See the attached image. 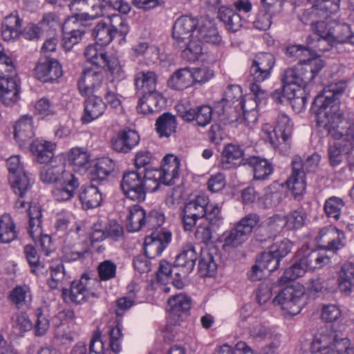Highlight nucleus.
I'll return each instance as SVG.
<instances>
[{"instance_id": "2f4dec72", "label": "nucleus", "mask_w": 354, "mask_h": 354, "mask_svg": "<svg viewBox=\"0 0 354 354\" xmlns=\"http://www.w3.org/2000/svg\"><path fill=\"white\" fill-rule=\"evenodd\" d=\"M106 109V104L100 97L92 96L85 100L84 114L82 120L84 123H88L103 115Z\"/></svg>"}, {"instance_id": "5fc2aeb1", "label": "nucleus", "mask_w": 354, "mask_h": 354, "mask_svg": "<svg viewBox=\"0 0 354 354\" xmlns=\"http://www.w3.org/2000/svg\"><path fill=\"white\" fill-rule=\"evenodd\" d=\"M307 271V269L304 266V263L299 259L285 270L279 281L281 283L285 284L290 281H294L302 277Z\"/></svg>"}, {"instance_id": "20e7f679", "label": "nucleus", "mask_w": 354, "mask_h": 354, "mask_svg": "<svg viewBox=\"0 0 354 354\" xmlns=\"http://www.w3.org/2000/svg\"><path fill=\"white\" fill-rule=\"evenodd\" d=\"M198 21L189 16H183L176 21L173 26L174 45L182 50L183 57L189 62L198 59L203 54L200 41L193 37Z\"/></svg>"}, {"instance_id": "393cba45", "label": "nucleus", "mask_w": 354, "mask_h": 354, "mask_svg": "<svg viewBox=\"0 0 354 354\" xmlns=\"http://www.w3.org/2000/svg\"><path fill=\"white\" fill-rule=\"evenodd\" d=\"M191 304V299L187 295L179 294L174 296L167 302L169 317L174 323H177L183 315L189 311Z\"/></svg>"}, {"instance_id": "5701e85b", "label": "nucleus", "mask_w": 354, "mask_h": 354, "mask_svg": "<svg viewBox=\"0 0 354 354\" xmlns=\"http://www.w3.org/2000/svg\"><path fill=\"white\" fill-rule=\"evenodd\" d=\"M20 88L16 76L0 77V100L5 105L15 104L19 99Z\"/></svg>"}, {"instance_id": "13d9d810", "label": "nucleus", "mask_w": 354, "mask_h": 354, "mask_svg": "<svg viewBox=\"0 0 354 354\" xmlns=\"http://www.w3.org/2000/svg\"><path fill=\"white\" fill-rule=\"evenodd\" d=\"M283 216L286 218V223H287L286 229L288 230H295L301 228L304 225L306 218L304 211L299 209L292 211Z\"/></svg>"}, {"instance_id": "a878e982", "label": "nucleus", "mask_w": 354, "mask_h": 354, "mask_svg": "<svg viewBox=\"0 0 354 354\" xmlns=\"http://www.w3.org/2000/svg\"><path fill=\"white\" fill-rule=\"evenodd\" d=\"M140 140L138 133L133 130L120 131L111 141L113 149L118 152L128 153Z\"/></svg>"}, {"instance_id": "ddd939ff", "label": "nucleus", "mask_w": 354, "mask_h": 354, "mask_svg": "<svg viewBox=\"0 0 354 354\" xmlns=\"http://www.w3.org/2000/svg\"><path fill=\"white\" fill-rule=\"evenodd\" d=\"M179 167L180 161L176 156L172 154L165 156L160 169L147 171V178L151 179L156 184V186L151 188V191H156L160 184L172 185L178 176Z\"/></svg>"}, {"instance_id": "0e129e2a", "label": "nucleus", "mask_w": 354, "mask_h": 354, "mask_svg": "<svg viewBox=\"0 0 354 354\" xmlns=\"http://www.w3.org/2000/svg\"><path fill=\"white\" fill-rule=\"evenodd\" d=\"M193 84H203L214 77V71L207 67L191 68Z\"/></svg>"}, {"instance_id": "7ed1b4c3", "label": "nucleus", "mask_w": 354, "mask_h": 354, "mask_svg": "<svg viewBox=\"0 0 354 354\" xmlns=\"http://www.w3.org/2000/svg\"><path fill=\"white\" fill-rule=\"evenodd\" d=\"M339 8V1H316L311 8L305 10L300 20L310 26V30L318 36V43L329 42L330 30L334 20L330 19Z\"/></svg>"}, {"instance_id": "ea45409f", "label": "nucleus", "mask_w": 354, "mask_h": 354, "mask_svg": "<svg viewBox=\"0 0 354 354\" xmlns=\"http://www.w3.org/2000/svg\"><path fill=\"white\" fill-rule=\"evenodd\" d=\"M115 163L109 158L100 159L90 171V179L92 181L102 182L106 179L114 170Z\"/></svg>"}, {"instance_id": "69168bd1", "label": "nucleus", "mask_w": 354, "mask_h": 354, "mask_svg": "<svg viewBox=\"0 0 354 354\" xmlns=\"http://www.w3.org/2000/svg\"><path fill=\"white\" fill-rule=\"evenodd\" d=\"M24 254L26 258L32 268L31 271L35 274L40 271L43 266L39 261V257L35 248L30 245H27L24 247Z\"/></svg>"}, {"instance_id": "72a5a7b5", "label": "nucleus", "mask_w": 354, "mask_h": 354, "mask_svg": "<svg viewBox=\"0 0 354 354\" xmlns=\"http://www.w3.org/2000/svg\"><path fill=\"white\" fill-rule=\"evenodd\" d=\"M21 20L17 14L12 13L4 18L1 25V35L5 41L17 39L21 33Z\"/></svg>"}, {"instance_id": "603ef678", "label": "nucleus", "mask_w": 354, "mask_h": 354, "mask_svg": "<svg viewBox=\"0 0 354 354\" xmlns=\"http://www.w3.org/2000/svg\"><path fill=\"white\" fill-rule=\"evenodd\" d=\"M35 331L36 335H44L49 328L50 315L46 306L37 308L35 310Z\"/></svg>"}, {"instance_id": "1a4fd4ad", "label": "nucleus", "mask_w": 354, "mask_h": 354, "mask_svg": "<svg viewBox=\"0 0 354 354\" xmlns=\"http://www.w3.org/2000/svg\"><path fill=\"white\" fill-rule=\"evenodd\" d=\"M293 130V124L290 118L285 113L278 115L276 124L272 132L268 125L263 127V131L274 147L282 152H287L290 147V138Z\"/></svg>"}, {"instance_id": "bb28decb", "label": "nucleus", "mask_w": 354, "mask_h": 354, "mask_svg": "<svg viewBox=\"0 0 354 354\" xmlns=\"http://www.w3.org/2000/svg\"><path fill=\"white\" fill-rule=\"evenodd\" d=\"M243 156V149L239 145L228 144L223 149L221 165L223 169L236 167L241 164Z\"/></svg>"}, {"instance_id": "bf43d9fd", "label": "nucleus", "mask_w": 354, "mask_h": 354, "mask_svg": "<svg viewBox=\"0 0 354 354\" xmlns=\"http://www.w3.org/2000/svg\"><path fill=\"white\" fill-rule=\"evenodd\" d=\"M286 218L283 216L275 214L270 217L266 222V229L269 232V237L275 236L286 228Z\"/></svg>"}, {"instance_id": "c9c22d12", "label": "nucleus", "mask_w": 354, "mask_h": 354, "mask_svg": "<svg viewBox=\"0 0 354 354\" xmlns=\"http://www.w3.org/2000/svg\"><path fill=\"white\" fill-rule=\"evenodd\" d=\"M9 299L17 308H28L32 300L30 287L26 285L16 286L10 292Z\"/></svg>"}, {"instance_id": "8fccbe9b", "label": "nucleus", "mask_w": 354, "mask_h": 354, "mask_svg": "<svg viewBox=\"0 0 354 354\" xmlns=\"http://www.w3.org/2000/svg\"><path fill=\"white\" fill-rule=\"evenodd\" d=\"M88 153L82 148L75 147L71 149L67 154V160L75 170H80L86 167L89 162Z\"/></svg>"}, {"instance_id": "864d4df0", "label": "nucleus", "mask_w": 354, "mask_h": 354, "mask_svg": "<svg viewBox=\"0 0 354 354\" xmlns=\"http://www.w3.org/2000/svg\"><path fill=\"white\" fill-rule=\"evenodd\" d=\"M97 44H90L84 53L87 60L93 64V66H101L104 62V56L106 53Z\"/></svg>"}, {"instance_id": "338daca9", "label": "nucleus", "mask_w": 354, "mask_h": 354, "mask_svg": "<svg viewBox=\"0 0 354 354\" xmlns=\"http://www.w3.org/2000/svg\"><path fill=\"white\" fill-rule=\"evenodd\" d=\"M16 75V68L12 59L0 50V77Z\"/></svg>"}, {"instance_id": "58836bf2", "label": "nucleus", "mask_w": 354, "mask_h": 354, "mask_svg": "<svg viewBox=\"0 0 354 354\" xmlns=\"http://www.w3.org/2000/svg\"><path fill=\"white\" fill-rule=\"evenodd\" d=\"M9 181L14 192L19 196H25L33 183L31 175L26 171L9 176Z\"/></svg>"}, {"instance_id": "e433bc0d", "label": "nucleus", "mask_w": 354, "mask_h": 354, "mask_svg": "<svg viewBox=\"0 0 354 354\" xmlns=\"http://www.w3.org/2000/svg\"><path fill=\"white\" fill-rule=\"evenodd\" d=\"M274 3L261 2L260 11L254 21V26L257 29L266 30L270 27L272 16L279 11V8L274 9Z\"/></svg>"}, {"instance_id": "052dcab7", "label": "nucleus", "mask_w": 354, "mask_h": 354, "mask_svg": "<svg viewBox=\"0 0 354 354\" xmlns=\"http://www.w3.org/2000/svg\"><path fill=\"white\" fill-rule=\"evenodd\" d=\"M110 342L109 346L112 352L118 353L121 351V342L122 338V328L120 323L117 321L114 327L109 330Z\"/></svg>"}, {"instance_id": "c03bdc74", "label": "nucleus", "mask_w": 354, "mask_h": 354, "mask_svg": "<svg viewBox=\"0 0 354 354\" xmlns=\"http://www.w3.org/2000/svg\"><path fill=\"white\" fill-rule=\"evenodd\" d=\"M92 35L98 45L106 46L114 37V27L105 22H99L93 28Z\"/></svg>"}, {"instance_id": "4c0bfd02", "label": "nucleus", "mask_w": 354, "mask_h": 354, "mask_svg": "<svg viewBox=\"0 0 354 354\" xmlns=\"http://www.w3.org/2000/svg\"><path fill=\"white\" fill-rule=\"evenodd\" d=\"M177 124L175 115L170 113H164L156 120V130L160 137L168 138L176 132Z\"/></svg>"}, {"instance_id": "09e8293b", "label": "nucleus", "mask_w": 354, "mask_h": 354, "mask_svg": "<svg viewBox=\"0 0 354 354\" xmlns=\"http://www.w3.org/2000/svg\"><path fill=\"white\" fill-rule=\"evenodd\" d=\"M248 164L252 167L254 177L257 180H264L272 171L271 164L266 159L259 157H252Z\"/></svg>"}, {"instance_id": "49530a36", "label": "nucleus", "mask_w": 354, "mask_h": 354, "mask_svg": "<svg viewBox=\"0 0 354 354\" xmlns=\"http://www.w3.org/2000/svg\"><path fill=\"white\" fill-rule=\"evenodd\" d=\"M17 238L16 227L11 216L3 214L0 217V241L9 243Z\"/></svg>"}, {"instance_id": "a18cd8bd", "label": "nucleus", "mask_w": 354, "mask_h": 354, "mask_svg": "<svg viewBox=\"0 0 354 354\" xmlns=\"http://www.w3.org/2000/svg\"><path fill=\"white\" fill-rule=\"evenodd\" d=\"M217 270V264L212 253L207 248L201 249L198 262V271L202 276L212 277Z\"/></svg>"}, {"instance_id": "6e6552de", "label": "nucleus", "mask_w": 354, "mask_h": 354, "mask_svg": "<svg viewBox=\"0 0 354 354\" xmlns=\"http://www.w3.org/2000/svg\"><path fill=\"white\" fill-rule=\"evenodd\" d=\"M259 223L260 216L257 214L252 213L243 217L233 228L222 234L223 248H236L242 245Z\"/></svg>"}, {"instance_id": "c85d7f7f", "label": "nucleus", "mask_w": 354, "mask_h": 354, "mask_svg": "<svg viewBox=\"0 0 354 354\" xmlns=\"http://www.w3.org/2000/svg\"><path fill=\"white\" fill-rule=\"evenodd\" d=\"M158 76L153 71H140L134 76L137 94L156 91Z\"/></svg>"}, {"instance_id": "e2e57ef3", "label": "nucleus", "mask_w": 354, "mask_h": 354, "mask_svg": "<svg viewBox=\"0 0 354 354\" xmlns=\"http://www.w3.org/2000/svg\"><path fill=\"white\" fill-rule=\"evenodd\" d=\"M117 266L110 260L101 262L97 266L99 277L102 281H108L115 277Z\"/></svg>"}, {"instance_id": "f03ea898", "label": "nucleus", "mask_w": 354, "mask_h": 354, "mask_svg": "<svg viewBox=\"0 0 354 354\" xmlns=\"http://www.w3.org/2000/svg\"><path fill=\"white\" fill-rule=\"evenodd\" d=\"M40 180L46 184L55 183L52 190L54 199L58 202L71 200L80 186L79 178L71 171H67L65 165L56 158L41 167Z\"/></svg>"}, {"instance_id": "39448f33", "label": "nucleus", "mask_w": 354, "mask_h": 354, "mask_svg": "<svg viewBox=\"0 0 354 354\" xmlns=\"http://www.w3.org/2000/svg\"><path fill=\"white\" fill-rule=\"evenodd\" d=\"M313 353L321 354H354V348L350 340L331 326L320 327L315 334L310 345Z\"/></svg>"}, {"instance_id": "2eb2a0df", "label": "nucleus", "mask_w": 354, "mask_h": 354, "mask_svg": "<svg viewBox=\"0 0 354 354\" xmlns=\"http://www.w3.org/2000/svg\"><path fill=\"white\" fill-rule=\"evenodd\" d=\"M208 203V197L202 194L185 204L180 215L183 227L185 231H191L197 221L204 218Z\"/></svg>"}, {"instance_id": "a19ab883", "label": "nucleus", "mask_w": 354, "mask_h": 354, "mask_svg": "<svg viewBox=\"0 0 354 354\" xmlns=\"http://www.w3.org/2000/svg\"><path fill=\"white\" fill-rule=\"evenodd\" d=\"M218 16L230 31L236 32L243 26L241 16L236 13L232 8L221 6Z\"/></svg>"}, {"instance_id": "0eeeda50", "label": "nucleus", "mask_w": 354, "mask_h": 354, "mask_svg": "<svg viewBox=\"0 0 354 354\" xmlns=\"http://www.w3.org/2000/svg\"><path fill=\"white\" fill-rule=\"evenodd\" d=\"M321 156L314 153L304 161L299 156H295L292 160V174L287 180L288 187L295 196L301 194L306 189L304 179L306 172H314L318 168Z\"/></svg>"}, {"instance_id": "dca6fc26", "label": "nucleus", "mask_w": 354, "mask_h": 354, "mask_svg": "<svg viewBox=\"0 0 354 354\" xmlns=\"http://www.w3.org/2000/svg\"><path fill=\"white\" fill-rule=\"evenodd\" d=\"M344 232L333 225H328L320 229L315 241L319 247L324 250L337 252L346 245Z\"/></svg>"}, {"instance_id": "cd10ccee", "label": "nucleus", "mask_w": 354, "mask_h": 354, "mask_svg": "<svg viewBox=\"0 0 354 354\" xmlns=\"http://www.w3.org/2000/svg\"><path fill=\"white\" fill-rule=\"evenodd\" d=\"M55 148V143L41 139H37L30 145V151L39 164H45L54 160L53 158Z\"/></svg>"}, {"instance_id": "4d7b16f0", "label": "nucleus", "mask_w": 354, "mask_h": 354, "mask_svg": "<svg viewBox=\"0 0 354 354\" xmlns=\"http://www.w3.org/2000/svg\"><path fill=\"white\" fill-rule=\"evenodd\" d=\"M204 218L212 229L218 228L223 223L221 208L218 205L210 204L207 205Z\"/></svg>"}, {"instance_id": "a211bd4d", "label": "nucleus", "mask_w": 354, "mask_h": 354, "mask_svg": "<svg viewBox=\"0 0 354 354\" xmlns=\"http://www.w3.org/2000/svg\"><path fill=\"white\" fill-rule=\"evenodd\" d=\"M171 239V233L168 230L163 228L153 230L149 236L145 238V254L149 259L159 256L167 247Z\"/></svg>"}, {"instance_id": "4468645a", "label": "nucleus", "mask_w": 354, "mask_h": 354, "mask_svg": "<svg viewBox=\"0 0 354 354\" xmlns=\"http://www.w3.org/2000/svg\"><path fill=\"white\" fill-rule=\"evenodd\" d=\"M29 211L28 233L33 240L39 239L42 251L48 256L54 250V245L51 237L48 234H43L41 209L34 205L30 207Z\"/></svg>"}, {"instance_id": "9b49d317", "label": "nucleus", "mask_w": 354, "mask_h": 354, "mask_svg": "<svg viewBox=\"0 0 354 354\" xmlns=\"http://www.w3.org/2000/svg\"><path fill=\"white\" fill-rule=\"evenodd\" d=\"M92 15L86 12L77 13L75 15V19H68L64 23L62 44L66 50H71L82 40L86 27L91 25L88 21L95 19L91 17Z\"/></svg>"}, {"instance_id": "79ce46f5", "label": "nucleus", "mask_w": 354, "mask_h": 354, "mask_svg": "<svg viewBox=\"0 0 354 354\" xmlns=\"http://www.w3.org/2000/svg\"><path fill=\"white\" fill-rule=\"evenodd\" d=\"M330 33L332 35L329 42H348L354 44V35L351 33V28L346 24H340L334 20Z\"/></svg>"}, {"instance_id": "3c124183", "label": "nucleus", "mask_w": 354, "mask_h": 354, "mask_svg": "<svg viewBox=\"0 0 354 354\" xmlns=\"http://www.w3.org/2000/svg\"><path fill=\"white\" fill-rule=\"evenodd\" d=\"M344 206L345 203L342 198L333 196L325 201L324 211L328 218L338 221Z\"/></svg>"}, {"instance_id": "7c9ffc66", "label": "nucleus", "mask_w": 354, "mask_h": 354, "mask_svg": "<svg viewBox=\"0 0 354 354\" xmlns=\"http://www.w3.org/2000/svg\"><path fill=\"white\" fill-rule=\"evenodd\" d=\"M197 259V253L195 246L192 243L185 244L181 252L176 257L175 266L183 268V274L185 277L190 272L194 267Z\"/></svg>"}, {"instance_id": "f257e3e1", "label": "nucleus", "mask_w": 354, "mask_h": 354, "mask_svg": "<svg viewBox=\"0 0 354 354\" xmlns=\"http://www.w3.org/2000/svg\"><path fill=\"white\" fill-rule=\"evenodd\" d=\"M342 91H324L314 99L313 109L318 126L324 127L335 140H339L328 148L330 163L339 165L344 155L354 149V119L340 109L337 96Z\"/></svg>"}, {"instance_id": "774afa93", "label": "nucleus", "mask_w": 354, "mask_h": 354, "mask_svg": "<svg viewBox=\"0 0 354 354\" xmlns=\"http://www.w3.org/2000/svg\"><path fill=\"white\" fill-rule=\"evenodd\" d=\"M258 262L264 270L272 272L278 268L280 259L268 251L262 253Z\"/></svg>"}, {"instance_id": "b1692460", "label": "nucleus", "mask_w": 354, "mask_h": 354, "mask_svg": "<svg viewBox=\"0 0 354 354\" xmlns=\"http://www.w3.org/2000/svg\"><path fill=\"white\" fill-rule=\"evenodd\" d=\"M35 136L33 119L30 115L21 116L14 125V138L21 147Z\"/></svg>"}, {"instance_id": "f3484780", "label": "nucleus", "mask_w": 354, "mask_h": 354, "mask_svg": "<svg viewBox=\"0 0 354 354\" xmlns=\"http://www.w3.org/2000/svg\"><path fill=\"white\" fill-rule=\"evenodd\" d=\"M89 284L90 279L83 274L80 279L71 283L70 290L62 288L64 299L66 302L80 304L88 301L91 297H97V294L90 290Z\"/></svg>"}, {"instance_id": "9d476101", "label": "nucleus", "mask_w": 354, "mask_h": 354, "mask_svg": "<svg viewBox=\"0 0 354 354\" xmlns=\"http://www.w3.org/2000/svg\"><path fill=\"white\" fill-rule=\"evenodd\" d=\"M304 293V288L300 284L287 286L274 298L272 302L279 306L285 313L295 315L300 313L306 304Z\"/></svg>"}, {"instance_id": "de8ad7c7", "label": "nucleus", "mask_w": 354, "mask_h": 354, "mask_svg": "<svg viewBox=\"0 0 354 354\" xmlns=\"http://www.w3.org/2000/svg\"><path fill=\"white\" fill-rule=\"evenodd\" d=\"M50 279L48 281L49 287L52 289L62 288L64 283L71 279L62 263H53L50 267Z\"/></svg>"}, {"instance_id": "423d86ee", "label": "nucleus", "mask_w": 354, "mask_h": 354, "mask_svg": "<svg viewBox=\"0 0 354 354\" xmlns=\"http://www.w3.org/2000/svg\"><path fill=\"white\" fill-rule=\"evenodd\" d=\"M324 66V61L317 56L299 61L295 66L284 70L281 75L282 84L290 88L297 86L304 89Z\"/></svg>"}, {"instance_id": "4be33fe9", "label": "nucleus", "mask_w": 354, "mask_h": 354, "mask_svg": "<svg viewBox=\"0 0 354 354\" xmlns=\"http://www.w3.org/2000/svg\"><path fill=\"white\" fill-rule=\"evenodd\" d=\"M37 79L44 82H52L57 80L62 75L59 63L53 59L46 57L40 61L35 68Z\"/></svg>"}, {"instance_id": "aec40b11", "label": "nucleus", "mask_w": 354, "mask_h": 354, "mask_svg": "<svg viewBox=\"0 0 354 354\" xmlns=\"http://www.w3.org/2000/svg\"><path fill=\"white\" fill-rule=\"evenodd\" d=\"M103 80L100 66L86 67L78 82L80 92L84 95L93 93L102 86Z\"/></svg>"}, {"instance_id": "f8f14e48", "label": "nucleus", "mask_w": 354, "mask_h": 354, "mask_svg": "<svg viewBox=\"0 0 354 354\" xmlns=\"http://www.w3.org/2000/svg\"><path fill=\"white\" fill-rule=\"evenodd\" d=\"M147 176V172L144 175L136 171L125 172L120 184L124 194L132 201H144L147 190H151L147 183L152 180Z\"/></svg>"}, {"instance_id": "c756f323", "label": "nucleus", "mask_w": 354, "mask_h": 354, "mask_svg": "<svg viewBox=\"0 0 354 354\" xmlns=\"http://www.w3.org/2000/svg\"><path fill=\"white\" fill-rule=\"evenodd\" d=\"M79 199L84 209H93L100 205L102 201V194L95 185H84L79 192Z\"/></svg>"}, {"instance_id": "6e6d98bb", "label": "nucleus", "mask_w": 354, "mask_h": 354, "mask_svg": "<svg viewBox=\"0 0 354 354\" xmlns=\"http://www.w3.org/2000/svg\"><path fill=\"white\" fill-rule=\"evenodd\" d=\"M105 66L107 67L108 71L114 79L120 80L124 78V71L116 57L113 55L108 56L106 53L104 56V62H103V64L100 68Z\"/></svg>"}, {"instance_id": "473e14b6", "label": "nucleus", "mask_w": 354, "mask_h": 354, "mask_svg": "<svg viewBox=\"0 0 354 354\" xmlns=\"http://www.w3.org/2000/svg\"><path fill=\"white\" fill-rule=\"evenodd\" d=\"M192 78L191 68H181L171 74L168 80V85L174 90L182 91L194 85Z\"/></svg>"}, {"instance_id": "680f3d73", "label": "nucleus", "mask_w": 354, "mask_h": 354, "mask_svg": "<svg viewBox=\"0 0 354 354\" xmlns=\"http://www.w3.org/2000/svg\"><path fill=\"white\" fill-rule=\"evenodd\" d=\"M292 248V243L288 239H283L274 243L269 248V251L281 260L290 252Z\"/></svg>"}, {"instance_id": "f704fd0d", "label": "nucleus", "mask_w": 354, "mask_h": 354, "mask_svg": "<svg viewBox=\"0 0 354 354\" xmlns=\"http://www.w3.org/2000/svg\"><path fill=\"white\" fill-rule=\"evenodd\" d=\"M93 13L91 17L97 18L104 15H109V12L115 10L118 12L126 15L130 10L131 6L127 1H100L92 6Z\"/></svg>"}, {"instance_id": "412c9836", "label": "nucleus", "mask_w": 354, "mask_h": 354, "mask_svg": "<svg viewBox=\"0 0 354 354\" xmlns=\"http://www.w3.org/2000/svg\"><path fill=\"white\" fill-rule=\"evenodd\" d=\"M193 37L195 40L219 45L222 39L219 35L217 28L212 20L207 18H201L198 22V27L194 32ZM202 45V44H201Z\"/></svg>"}, {"instance_id": "6ab92c4d", "label": "nucleus", "mask_w": 354, "mask_h": 354, "mask_svg": "<svg viewBox=\"0 0 354 354\" xmlns=\"http://www.w3.org/2000/svg\"><path fill=\"white\" fill-rule=\"evenodd\" d=\"M178 115L186 122H196L199 127L209 124L212 119V109L209 106L203 105L196 108H188L184 104L176 106Z\"/></svg>"}, {"instance_id": "37998d69", "label": "nucleus", "mask_w": 354, "mask_h": 354, "mask_svg": "<svg viewBox=\"0 0 354 354\" xmlns=\"http://www.w3.org/2000/svg\"><path fill=\"white\" fill-rule=\"evenodd\" d=\"M147 216L145 210L138 205L129 207L127 227L129 232L139 231L146 224Z\"/></svg>"}]
</instances>
